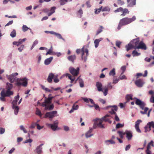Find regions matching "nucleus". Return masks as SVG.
Masks as SVG:
<instances>
[{
    "instance_id": "obj_1",
    "label": "nucleus",
    "mask_w": 154,
    "mask_h": 154,
    "mask_svg": "<svg viewBox=\"0 0 154 154\" xmlns=\"http://www.w3.org/2000/svg\"><path fill=\"white\" fill-rule=\"evenodd\" d=\"M51 94H50L48 95V97L47 98L45 97V98L44 101L42 103L41 106L43 107H45V110H52L54 108V106L53 104H51V100L54 98V97H51Z\"/></svg>"
},
{
    "instance_id": "obj_2",
    "label": "nucleus",
    "mask_w": 154,
    "mask_h": 154,
    "mask_svg": "<svg viewBox=\"0 0 154 154\" xmlns=\"http://www.w3.org/2000/svg\"><path fill=\"white\" fill-rule=\"evenodd\" d=\"M136 19L135 16H134L131 18L125 17L120 20L117 27V29L118 30L120 29L122 26L127 25L135 21Z\"/></svg>"
},
{
    "instance_id": "obj_3",
    "label": "nucleus",
    "mask_w": 154,
    "mask_h": 154,
    "mask_svg": "<svg viewBox=\"0 0 154 154\" xmlns=\"http://www.w3.org/2000/svg\"><path fill=\"white\" fill-rule=\"evenodd\" d=\"M108 119L106 118L105 117L103 116L100 119L97 118L94 120L96 122L94 123L93 125V128H95L96 127L95 125H97L98 127L101 128H105V127L104 125L102 124V123L104 121L105 122H107Z\"/></svg>"
},
{
    "instance_id": "obj_4",
    "label": "nucleus",
    "mask_w": 154,
    "mask_h": 154,
    "mask_svg": "<svg viewBox=\"0 0 154 154\" xmlns=\"http://www.w3.org/2000/svg\"><path fill=\"white\" fill-rule=\"evenodd\" d=\"M13 94V92L11 90H7L5 91L4 89H3L0 93V100L2 102H5L6 101V97H9Z\"/></svg>"
},
{
    "instance_id": "obj_5",
    "label": "nucleus",
    "mask_w": 154,
    "mask_h": 154,
    "mask_svg": "<svg viewBox=\"0 0 154 154\" xmlns=\"http://www.w3.org/2000/svg\"><path fill=\"white\" fill-rule=\"evenodd\" d=\"M15 85L18 87L21 85L26 87L27 85V79L25 77L22 79L17 78L16 79Z\"/></svg>"
},
{
    "instance_id": "obj_6",
    "label": "nucleus",
    "mask_w": 154,
    "mask_h": 154,
    "mask_svg": "<svg viewBox=\"0 0 154 154\" xmlns=\"http://www.w3.org/2000/svg\"><path fill=\"white\" fill-rule=\"evenodd\" d=\"M79 68L77 67L76 69L75 68L70 67H69V70L70 73L74 76H77L79 73Z\"/></svg>"
},
{
    "instance_id": "obj_7",
    "label": "nucleus",
    "mask_w": 154,
    "mask_h": 154,
    "mask_svg": "<svg viewBox=\"0 0 154 154\" xmlns=\"http://www.w3.org/2000/svg\"><path fill=\"white\" fill-rule=\"evenodd\" d=\"M57 112V111H53L51 112H47L45 115V117H48L50 119V120H51L52 119L56 116V115Z\"/></svg>"
},
{
    "instance_id": "obj_8",
    "label": "nucleus",
    "mask_w": 154,
    "mask_h": 154,
    "mask_svg": "<svg viewBox=\"0 0 154 154\" xmlns=\"http://www.w3.org/2000/svg\"><path fill=\"white\" fill-rule=\"evenodd\" d=\"M18 75V73L15 72L13 73L12 74L10 75H7L6 76L8 79L11 83H13L15 80V76Z\"/></svg>"
},
{
    "instance_id": "obj_9",
    "label": "nucleus",
    "mask_w": 154,
    "mask_h": 154,
    "mask_svg": "<svg viewBox=\"0 0 154 154\" xmlns=\"http://www.w3.org/2000/svg\"><path fill=\"white\" fill-rule=\"evenodd\" d=\"M140 42V38L139 37L133 39L130 42L134 46V49L135 50L137 49V46H138Z\"/></svg>"
},
{
    "instance_id": "obj_10",
    "label": "nucleus",
    "mask_w": 154,
    "mask_h": 154,
    "mask_svg": "<svg viewBox=\"0 0 154 154\" xmlns=\"http://www.w3.org/2000/svg\"><path fill=\"white\" fill-rule=\"evenodd\" d=\"M134 99L136 100L135 101L136 104L138 105L140 109H143V106L145 105V102L136 97H134Z\"/></svg>"
},
{
    "instance_id": "obj_11",
    "label": "nucleus",
    "mask_w": 154,
    "mask_h": 154,
    "mask_svg": "<svg viewBox=\"0 0 154 154\" xmlns=\"http://www.w3.org/2000/svg\"><path fill=\"white\" fill-rule=\"evenodd\" d=\"M58 122L57 120L54 121L53 124H47L46 125L48 127L51 128L54 131H55L57 130V125Z\"/></svg>"
},
{
    "instance_id": "obj_12",
    "label": "nucleus",
    "mask_w": 154,
    "mask_h": 154,
    "mask_svg": "<svg viewBox=\"0 0 154 154\" xmlns=\"http://www.w3.org/2000/svg\"><path fill=\"white\" fill-rule=\"evenodd\" d=\"M44 144L42 143L36 146L34 150V151L37 154H42V153L43 152V147L42 146Z\"/></svg>"
},
{
    "instance_id": "obj_13",
    "label": "nucleus",
    "mask_w": 154,
    "mask_h": 154,
    "mask_svg": "<svg viewBox=\"0 0 154 154\" xmlns=\"http://www.w3.org/2000/svg\"><path fill=\"white\" fill-rule=\"evenodd\" d=\"M147 49V47L143 41H140L138 46H137V49H141L143 50H146Z\"/></svg>"
},
{
    "instance_id": "obj_14",
    "label": "nucleus",
    "mask_w": 154,
    "mask_h": 154,
    "mask_svg": "<svg viewBox=\"0 0 154 154\" xmlns=\"http://www.w3.org/2000/svg\"><path fill=\"white\" fill-rule=\"evenodd\" d=\"M128 7H132L136 4V0H127Z\"/></svg>"
},
{
    "instance_id": "obj_15",
    "label": "nucleus",
    "mask_w": 154,
    "mask_h": 154,
    "mask_svg": "<svg viewBox=\"0 0 154 154\" xmlns=\"http://www.w3.org/2000/svg\"><path fill=\"white\" fill-rule=\"evenodd\" d=\"M135 83L137 87H141L143 86L144 82L142 79H139L135 81Z\"/></svg>"
},
{
    "instance_id": "obj_16",
    "label": "nucleus",
    "mask_w": 154,
    "mask_h": 154,
    "mask_svg": "<svg viewBox=\"0 0 154 154\" xmlns=\"http://www.w3.org/2000/svg\"><path fill=\"white\" fill-rule=\"evenodd\" d=\"M125 134H126V137L128 140L131 139L132 137V134L131 131L126 130L125 131Z\"/></svg>"
},
{
    "instance_id": "obj_17",
    "label": "nucleus",
    "mask_w": 154,
    "mask_h": 154,
    "mask_svg": "<svg viewBox=\"0 0 154 154\" xmlns=\"http://www.w3.org/2000/svg\"><path fill=\"white\" fill-rule=\"evenodd\" d=\"M20 97V96L19 94L14 97V100L12 101V106H17V102L19 100Z\"/></svg>"
},
{
    "instance_id": "obj_18",
    "label": "nucleus",
    "mask_w": 154,
    "mask_h": 154,
    "mask_svg": "<svg viewBox=\"0 0 154 154\" xmlns=\"http://www.w3.org/2000/svg\"><path fill=\"white\" fill-rule=\"evenodd\" d=\"M93 129L92 128H90L89 130L86 132L85 134V135L86 137L88 138L89 137H91V136L94 135L93 134H91V133Z\"/></svg>"
},
{
    "instance_id": "obj_19",
    "label": "nucleus",
    "mask_w": 154,
    "mask_h": 154,
    "mask_svg": "<svg viewBox=\"0 0 154 154\" xmlns=\"http://www.w3.org/2000/svg\"><path fill=\"white\" fill-rule=\"evenodd\" d=\"M103 39V38H100L99 39H96L94 40V45L95 48H97L98 47L100 42L102 41Z\"/></svg>"
},
{
    "instance_id": "obj_20",
    "label": "nucleus",
    "mask_w": 154,
    "mask_h": 154,
    "mask_svg": "<svg viewBox=\"0 0 154 154\" xmlns=\"http://www.w3.org/2000/svg\"><path fill=\"white\" fill-rule=\"evenodd\" d=\"M96 86L98 91H103V89L102 88V85L101 82H96Z\"/></svg>"
},
{
    "instance_id": "obj_21",
    "label": "nucleus",
    "mask_w": 154,
    "mask_h": 154,
    "mask_svg": "<svg viewBox=\"0 0 154 154\" xmlns=\"http://www.w3.org/2000/svg\"><path fill=\"white\" fill-rule=\"evenodd\" d=\"M53 57H51L46 59L44 61V64L46 65H49L53 59Z\"/></svg>"
},
{
    "instance_id": "obj_22",
    "label": "nucleus",
    "mask_w": 154,
    "mask_h": 154,
    "mask_svg": "<svg viewBox=\"0 0 154 154\" xmlns=\"http://www.w3.org/2000/svg\"><path fill=\"white\" fill-rule=\"evenodd\" d=\"M82 98L85 102L87 103H88L90 101L91 104L94 103V101L92 99L83 97H82Z\"/></svg>"
},
{
    "instance_id": "obj_23",
    "label": "nucleus",
    "mask_w": 154,
    "mask_h": 154,
    "mask_svg": "<svg viewBox=\"0 0 154 154\" xmlns=\"http://www.w3.org/2000/svg\"><path fill=\"white\" fill-rule=\"evenodd\" d=\"M54 77V75L52 73H51L49 74L47 80L49 83H51L52 81V79Z\"/></svg>"
},
{
    "instance_id": "obj_24",
    "label": "nucleus",
    "mask_w": 154,
    "mask_h": 154,
    "mask_svg": "<svg viewBox=\"0 0 154 154\" xmlns=\"http://www.w3.org/2000/svg\"><path fill=\"white\" fill-rule=\"evenodd\" d=\"M76 56L75 55H73L69 56L67 58L68 60L70 61L72 63L74 62V60L76 59Z\"/></svg>"
},
{
    "instance_id": "obj_25",
    "label": "nucleus",
    "mask_w": 154,
    "mask_h": 154,
    "mask_svg": "<svg viewBox=\"0 0 154 154\" xmlns=\"http://www.w3.org/2000/svg\"><path fill=\"white\" fill-rule=\"evenodd\" d=\"M145 105L144 106H143V109H141L142 110H144V111H140V112L142 114H146L147 113V112L148 111V110L149 109V108L148 107H145V106H146V103L145 102Z\"/></svg>"
},
{
    "instance_id": "obj_26",
    "label": "nucleus",
    "mask_w": 154,
    "mask_h": 154,
    "mask_svg": "<svg viewBox=\"0 0 154 154\" xmlns=\"http://www.w3.org/2000/svg\"><path fill=\"white\" fill-rule=\"evenodd\" d=\"M122 12V13L121 14V15L122 16H124L127 14H128L129 11L127 8H123Z\"/></svg>"
},
{
    "instance_id": "obj_27",
    "label": "nucleus",
    "mask_w": 154,
    "mask_h": 154,
    "mask_svg": "<svg viewBox=\"0 0 154 154\" xmlns=\"http://www.w3.org/2000/svg\"><path fill=\"white\" fill-rule=\"evenodd\" d=\"M72 0H60L59 2L60 4L61 5H63L66 4L67 2H71Z\"/></svg>"
},
{
    "instance_id": "obj_28",
    "label": "nucleus",
    "mask_w": 154,
    "mask_h": 154,
    "mask_svg": "<svg viewBox=\"0 0 154 154\" xmlns=\"http://www.w3.org/2000/svg\"><path fill=\"white\" fill-rule=\"evenodd\" d=\"M127 51H128L134 48V46L131 42L129 43L127 45L125 46Z\"/></svg>"
},
{
    "instance_id": "obj_29",
    "label": "nucleus",
    "mask_w": 154,
    "mask_h": 154,
    "mask_svg": "<svg viewBox=\"0 0 154 154\" xmlns=\"http://www.w3.org/2000/svg\"><path fill=\"white\" fill-rule=\"evenodd\" d=\"M53 35H55L57 38L60 39H61L64 41H65V39L62 37V35L60 34L54 32Z\"/></svg>"
},
{
    "instance_id": "obj_30",
    "label": "nucleus",
    "mask_w": 154,
    "mask_h": 154,
    "mask_svg": "<svg viewBox=\"0 0 154 154\" xmlns=\"http://www.w3.org/2000/svg\"><path fill=\"white\" fill-rule=\"evenodd\" d=\"M105 144L106 145H109L110 144H114L115 142L112 140H106L104 141Z\"/></svg>"
},
{
    "instance_id": "obj_31",
    "label": "nucleus",
    "mask_w": 154,
    "mask_h": 154,
    "mask_svg": "<svg viewBox=\"0 0 154 154\" xmlns=\"http://www.w3.org/2000/svg\"><path fill=\"white\" fill-rule=\"evenodd\" d=\"M78 105H75V104H73L72 106V109L69 111V113H72L73 112L74 110L78 109Z\"/></svg>"
},
{
    "instance_id": "obj_32",
    "label": "nucleus",
    "mask_w": 154,
    "mask_h": 154,
    "mask_svg": "<svg viewBox=\"0 0 154 154\" xmlns=\"http://www.w3.org/2000/svg\"><path fill=\"white\" fill-rule=\"evenodd\" d=\"M103 27L102 26H100L98 28L97 30L96 34V35H98L99 33H100L103 31Z\"/></svg>"
},
{
    "instance_id": "obj_33",
    "label": "nucleus",
    "mask_w": 154,
    "mask_h": 154,
    "mask_svg": "<svg viewBox=\"0 0 154 154\" xmlns=\"http://www.w3.org/2000/svg\"><path fill=\"white\" fill-rule=\"evenodd\" d=\"M133 95L131 94H128L125 97V99L127 100V102L129 101L130 100H132Z\"/></svg>"
},
{
    "instance_id": "obj_34",
    "label": "nucleus",
    "mask_w": 154,
    "mask_h": 154,
    "mask_svg": "<svg viewBox=\"0 0 154 154\" xmlns=\"http://www.w3.org/2000/svg\"><path fill=\"white\" fill-rule=\"evenodd\" d=\"M12 108L14 110V114L17 115L19 111V108L17 106H12Z\"/></svg>"
},
{
    "instance_id": "obj_35",
    "label": "nucleus",
    "mask_w": 154,
    "mask_h": 154,
    "mask_svg": "<svg viewBox=\"0 0 154 154\" xmlns=\"http://www.w3.org/2000/svg\"><path fill=\"white\" fill-rule=\"evenodd\" d=\"M13 88L12 85L8 82L7 83L6 86V89L7 90H11Z\"/></svg>"
},
{
    "instance_id": "obj_36",
    "label": "nucleus",
    "mask_w": 154,
    "mask_h": 154,
    "mask_svg": "<svg viewBox=\"0 0 154 154\" xmlns=\"http://www.w3.org/2000/svg\"><path fill=\"white\" fill-rule=\"evenodd\" d=\"M132 54L133 57H137L138 56L140 55L141 54L140 53L138 52L136 50L133 51L132 52Z\"/></svg>"
},
{
    "instance_id": "obj_37",
    "label": "nucleus",
    "mask_w": 154,
    "mask_h": 154,
    "mask_svg": "<svg viewBox=\"0 0 154 154\" xmlns=\"http://www.w3.org/2000/svg\"><path fill=\"white\" fill-rule=\"evenodd\" d=\"M16 31L15 29H13L12 31L11 32V33L10 34V36L12 38H14L16 36Z\"/></svg>"
},
{
    "instance_id": "obj_38",
    "label": "nucleus",
    "mask_w": 154,
    "mask_h": 154,
    "mask_svg": "<svg viewBox=\"0 0 154 154\" xmlns=\"http://www.w3.org/2000/svg\"><path fill=\"white\" fill-rule=\"evenodd\" d=\"M108 91V88L106 86H105L103 88V93L104 95L105 96H106L107 95Z\"/></svg>"
},
{
    "instance_id": "obj_39",
    "label": "nucleus",
    "mask_w": 154,
    "mask_h": 154,
    "mask_svg": "<svg viewBox=\"0 0 154 154\" xmlns=\"http://www.w3.org/2000/svg\"><path fill=\"white\" fill-rule=\"evenodd\" d=\"M117 132L119 134L120 138H123L124 135L125 134V131L123 132V131H118Z\"/></svg>"
},
{
    "instance_id": "obj_40",
    "label": "nucleus",
    "mask_w": 154,
    "mask_h": 154,
    "mask_svg": "<svg viewBox=\"0 0 154 154\" xmlns=\"http://www.w3.org/2000/svg\"><path fill=\"white\" fill-rule=\"evenodd\" d=\"M83 11L82 9H80L78 12L77 14L79 17L80 18L82 16Z\"/></svg>"
},
{
    "instance_id": "obj_41",
    "label": "nucleus",
    "mask_w": 154,
    "mask_h": 154,
    "mask_svg": "<svg viewBox=\"0 0 154 154\" xmlns=\"http://www.w3.org/2000/svg\"><path fill=\"white\" fill-rule=\"evenodd\" d=\"M113 107L114 108V110L116 111H117V107L116 105H113V106H109L104 108V109H108L109 107Z\"/></svg>"
},
{
    "instance_id": "obj_42",
    "label": "nucleus",
    "mask_w": 154,
    "mask_h": 154,
    "mask_svg": "<svg viewBox=\"0 0 154 154\" xmlns=\"http://www.w3.org/2000/svg\"><path fill=\"white\" fill-rule=\"evenodd\" d=\"M52 51H53V48H52V46H51L50 49L48 50V51L46 53V55H47L48 54L53 55V54H52Z\"/></svg>"
},
{
    "instance_id": "obj_43",
    "label": "nucleus",
    "mask_w": 154,
    "mask_h": 154,
    "mask_svg": "<svg viewBox=\"0 0 154 154\" xmlns=\"http://www.w3.org/2000/svg\"><path fill=\"white\" fill-rule=\"evenodd\" d=\"M109 75L114 76L116 74L115 69L114 68L111 70L109 73Z\"/></svg>"
},
{
    "instance_id": "obj_44",
    "label": "nucleus",
    "mask_w": 154,
    "mask_h": 154,
    "mask_svg": "<svg viewBox=\"0 0 154 154\" xmlns=\"http://www.w3.org/2000/svg\"><path fill=\"white\" fill-rule=\"evenodd\" d=\"M28 29L31 30V29L29 28H28L26 25H23L22 27V30L25 32L27 31Z\"/></svg>"
},
{
    "instance_id": "obj_45",
    "label": "nucleus",
    "mask_w": 154,
    "mask_h": 154,
    "mask_svg": "<svg viewBox=\"0 0 154 154\" xmlns=\"http://www.w3.org/2000/svg\"><path fill=\"white\" fill-rule=\"evenodd\" d=\"M36 114L39 116L40 117H42V114L41 113V111L38 108H36Z\"/></svg>"
},
{
    "instance_id": "obj_46",
    "label": "nucleus",
    "mask_w": 154,
    "mask_h": 154,
    "mask_svg": "<svg viewBox=\"0 0 154 154\" xmlns=\"http://www.w3.org/2000/svg\"><path fill=\"white\" fill-rule=\"evenodd\" d=\"M80 86L81 88H83L84 87V81L82 79H80L79 82Z\"/></svg>"
},
{
    "instance_id": "obj_47",
    "label": "nucleus",
    "mask_w": 154,
    "mask_h": 154,
    "mask_svg": "<svg viewBox=\"0 0 154 154\" xmlns=\"http://www.w3.org/2000/svg\"><path fill=\"white\" fill-rule=\"evenodd\" d=\"M110 8L108 7H104L103 9H102V11H110Z\"/></svg>"
},
{
    "instance_id": "obj_48",
    "label": "nucleus",
    "mask_w": 154,
    "mask_h": 154,
    "mask_svg": "<svg viewBox=\"0 0 154 154\" xmlns=\"http://www.w3.org/2000/svg\"><path fill=\"white\" fill-rule=\"evenodd\" d=\"M145 132H146L147 131H149L151 130L150 128H149V126L147 124V125L145 127Z\"/></svg>"
},
{
    "instance_id": "obj_49",
    "label": "nucleus",
    "mask_w": 154,
    "mask_h": 154,
    "mask_svg": "<svg viewBox=\"0 0 154 154\" xmlns=\"http://www.w3.org/2000/svg\"><path fill=\"white\" fill-rule=\"evenodd\" d=\"M147 125L149 126V128H151V127L154 128V122L153 121H151V122H149L147 124Z\"/></svg>"
},
{
    "instance_id": "obj_50",
    "label": "nucleus",
    "mask_w": 154,
    "mask_h": 154,
    "mask_svg": "<svg viewBox=\"0 0 154 154\" xmlns=\"http://www.w3.org/2000/svg\"><path fill=\"white\" fill-rule=\"evenodd\" d=\"M20 127V129L23 131L24 133H27V131L25 129L23 125H21Z\"/></svg>"
},
{
    "instance_id": "obj_51",
    "label": "nucleus",
    "mask_w": 154,
    "mask_h": 154,
    "mask_svg": "<svg viewBox=\"0 0 154 154\" xmlns=\"http://www.w3.org/2000/svg\"><path fill=\"white\" fill-rule=\"evenodd\" d=\"M126 68V66H123L121 67V69L122 70V74H123L125 72Z\"/></svg>"
},
{
    "instance_id": "obj_52",
    "label": "nucleus",
    "mask_w": 154,
    "mask_h": 154,
    "mask_svg": "<svg viewBox=\"0 0 154 154\" xmlns=\"http://www.w3.org/2000/svg\"><path fill=\"white\" fill-rule=\"evenodd\" d=\"M115 111H116L114 110V109H112L110 111H109V112L112 115H115L116 114L115 112Z\"/></svg>"
},
{
    "instance_id": "obj_53",
    "label": "nucleus",
    "mask_w": 154,
    "mask_h": 154,
    "mask_svg": "<svg viewBox=\"0 0 154 154\" xmlns=\"http://www.w3.org/2000/svg\"><path fill=\"white\" fill-rule=\"evenodd\" d=\"M123 126L124 125H122L119 123L116 124V129H118L119 128H122L123 127Z\"/></svg>"
},
{
    "instance_id": "obj_54",
    "label": "nucleus",
    "mask_w": 154,
    "mask_h": 154,
    "mask_svg": "<svg viewBox=\"0 0 154 154\" xmlns=\"http://www.w3.org/2000/svg\"><path fill=\"white\" fill-rule=\"evenodd\" d=\"M122 74H121V75L119 77V79L122 80V79H126V77L125 75H122Z\"/></svg>"
},
{
    "instance_id": "obj_55",
    "label": "nucleus",
    "mask_w": 154,
    "mask_h": 154,
    "mask_svg": "<svg viewBox=\"0 0 154 154\" xmlns=\"http://www.w3.org/2000/svg\"><path fill=\"white\" fill-rule=\"evenodd\" d=\"M142 122L141 120L140 119L138 120L135 122V126H139V125Z\"/></svg>"
},
{
    "instance_id": "obj_56",
    "label": "nucleus",
    "mask_w": 154,
    "mask_h": 154,
    "mask_svg": "<svg viewBox=\"0 0 154 154\" xmlns=\"http://www.w3.org/2000/svg\"><path fill=\"white\" fill-rule=\"evenodd\" d=\"M108 88V90L109 89H111L112 88V86L111 85V82L109 83L106 86Z\"/></svg>"
},
{
    "instance_id": "obj_57",
    "label": "nucleus",
    "mask_w": 154,
    "mask_h": 154,
    "mask_svg": "<svg viewBox=\"0 0 154 154\" xmlns=\"http://www.w3.org/2000/svg\"><path fill=\"white\" fill-rule=\"evenodd\" d=\"M123 8L122 7H120L118 8L116 10H115L114 12L115 13L118 12H122L123 10Z\"/></svg>"
},
{
    "instance_id": "obj_58",
    "label": "nucleus",
    "mask_w": 154,
    "mask_h": 154,
    "mask_svg": "<svg viewBox=\"0 0 154 154\" xmlns=\"http://www.w3.org/2000/svg\"><path fill=\"white\" fill-rule=\"evenodd\" d=\"M32 142V140L31 139H27L25 141L23 142L24 143H31Z\"/></svg>"
},
{
    "instance_id": "obj_59",
    "label": "nucleus",
    "mask_w": 154,
    "mask_h": 154,
    "mask_svg": "<svg viewBox=\"0 0 154 154\" xmlns=\"http://www.w3.org/2000/svg\"><path fill=\"white\" fill-rule=\"evenodd\" d=\"M121 42L120 41H116V45L117 46L118 48H120V45L121 44Z\"/></svg>"
},
{
    "instance_id": "obj_60",
    "label": "nucleus",
    "mask_w": 154,
    "mask_h": 154,
    "mask_svg": "<svg viewBox=\"0 0 154 154\" xmlns=\"http://www.w3.org/2000/svg\"><path fill=\"white\" fill-rule=\"evenodd\" d=\"M119 79H118L117 78H116V79H115V78H114L113 79V84H116L119 81Z\"/></svg>"
},
{
    "instance_id": "obj_61",
    "label": "nucleus",
    "mask_w": 154,
    "mask_h": 154,
    "mask_svg": "<svg viewBox=\"0 0 154 154\" xmlns=\"http://www.w3.org/2000/svg\"><path fill=\"white\" fill-rule=\"evenodd\" d=\"M87 55L86 56H81L82 60L84 62H85L87 59Z\"/></svg>"
},
{
    "instance_id": "obj_62",
    "label": "nucleus",
    "mask_w": 154,
    "mask_h": 154,
    "mask_svg": "<svg viewBox=\"0 0 154 154\" xmlns=\"http://www.w3.org/2000/svg\"><path fill=\"white\" fill-rule=\"evenodd\" d=\"M26 38H24L23 39H20L18 41L19 43L20 44H22L23 42L26 41Z\"/></svg>"
},
{
    "instance_id": "obj_63",
    "label": "nucleus",
    "mask_w": 154,
    "mask_h": 154,
    "mask_svg": "<svg viewBox=\"0 0 154 154\" xmlns=\"http://www.w3.org/2000/svg\"><path fill=\"white\" fill-rule=\"evenodd\" d=\"M102 8V6H101L99 9H96L95 11V13L96 14H98L101 11V10Z\"/></svg>"
},
{
    "instance_id": "obj_64",
    "label": "nucleus",
    "mask_w": 154,
    "mask_h": 154,
    "mask_svg": "<svg viewBox=\"0 0 154 154\" xmlns=\"http://www.w3.org/2000/svg\"><path fill=\"white\" fill-rule=\"evenodd\" d=\"M24 46V45H21L18 48V50L20 52H21L23 49Z\"/></svg>"
}]
</instances>
